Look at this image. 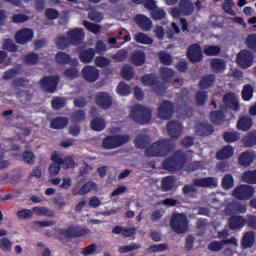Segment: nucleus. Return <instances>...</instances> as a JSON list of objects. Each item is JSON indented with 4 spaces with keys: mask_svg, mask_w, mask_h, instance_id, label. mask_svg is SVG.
<instances>
[{
    "mask_svg": "<svg viewBox=\"0 0 256 256\" xmlns=\"http://www.w3.org/2000/svg\"><path fill=\"white\" fill-rule=\"evenodd\" d=\"M218 185L219 182L215 177L195 178L193 184H186L183 186L182 193L185 197L195 198V195H197V189L195 187L215 189Z\"/></svg>",
    "mask_w": 256,
    "mask_h": 256,
    "instance_id": "f257e3e1",
    "label": "nucleus"
},
{
    "mask_svg": "<svg viewBox=\"0 0 256 256\" xmlns=\"http://www.w3.org/2000/svg\"><path fill=\"white\" fill-rule=\"evenodd\" d=\"M185 163H187V154L183 150H177L162 162V167L165 171H181L184 169Z\"/></svg>",
    "mask_w": 256,
    "mask_h": 256,
    "instance_id": "f03ea898",
    "label": "nucleus"
},
{
    "mask_svg": "<svg viewBox=\"0 0 256 256\" xmlns=\"http://www.w3.org/2000/svg\"><path fill=\"white\" fill-rule=\"evenodd\" d=\"M172 150L173 143L171 140L163 139L146 148L145 154L147 157H167Z\"/></svg>",
    "mask_w": 256,
    "mask_h": 256,
    "instance_id": "7ed1b4c3",
    "label": "nucleus"
},
{
    "mask_svg": "<svg viewBox=\"0 0 256 256\" xmlns=\"http://www.w3.org/2000/svg\"><path fill=\"white\" fill-rule=\"evenodd\" d=\"M58 233L61 235V237H64V239H79L81 237H87V235H91V230L86 226L72 224L67 228L58 229Z\"/></svg>",
    "mask_w": 256,
    "mask_h": 256,
    "instance_id": "20e7f679",
    "label": "nucleus"
},
{
    "mask_svg": "<svg viewBox=\"0 0 256 256\" xmlns=\"http://www.w3.org/2000/svg\"><path fill=\"white\" fill-rule=\"evenodd\" d=\"M130 117H132L135 123H139V125H146V123L151 121L152 112L151 109L141 104H135L131 109Z\"/></svg>",
    "mask_w": 256,
    "mask_h": 256,
    "instance_id": "39448f33",
    "label": "nucleus"
},
{
    "mask_svg": "<svg viewBox=\"0 0 256 256\" xmlns=\"http://www.w3.org/2000/svg\"><path fill=\"white\" fill-rule=\"evenodd\" d=\"M141 82L147 87H152L156 95H165L167 93V86H165V83L157 80V74L155 73L145 74L141 77Z\"/></svg>",
    "mask_w": 256,
    "mask_h": 256,
    "instance_id": "423d86ee",
    "label": "nucleus"
},
{
    "mask_svg": "<svg viewBox=\"0 0 256 256\" xmlns=\"http://www.w3.org/2000/svg\"><path fill=\"white\" fill-rule=\"evenodd\" d=\"M170 227L174 230V233L181 235L189 229V222L185 214L177 213L171 217Z\"/></svg>",
    "mask_w": 256,
    "mask_h": 256,
    "instance_id": "0eeeda50",
    "label": "nucleus"
},
{
    "mask_svg": "<svg viewBox=\"0 0 256 256\" xmlns=\"http://www.w3.org/2000/svg\"><path fill=\"white\" fill-rule=\"evenodd\" d=\"M126 143H129V135L115 134L106 136L102 141V147L104 149H117Z\"/></svg>",
    "mask_w": 256,
    "mask_h": 256,
    "instance_id": "6e6552de",
    "label": "nucleus"
},
{
    "mask_svg": "<svg viewBox=\"0 0 256 256\" xmlns=\"http://www.w3.org/2000/svg\"><path fill=\"white\" fill-rule=\"evenodd\" d=\"M255 195V188L247 184H241L233 190V197L238 201H247Z\"/></svg>",
    "mask_w": 256,
    "mask_h": 256,
    "instance_id": "1a4fd4ad",
    "label": "nucleus"
},
{
    "mask_svg": "<svg viewBox=\"0 0 256 256\" xmlns=\"http://www.w3.org/2000/svg\"><path fill=\"white\" fill-rule=\"evenodd\" d=\"M39 85L46 93H55L59 85V76H44L40 80Z\"/></svg>",
    "mask_w": 256,
    "mask_h": 256,
    "instance_id": "9d476101",
    "label": "nucleus"
},
{
    "mask_svg": "<svg viewBox=\"0 0 256 256\" xmlns=\"http://www.w3.org/2000/svg\"><path fill=\"white\" fill-rule=\"evenodd\" d=\"M253 59H255V57L253 56L251 51L244 49L238 53L236 57V63L242 69H249V67L253 65Z\"/></svg>",
    "mask_w": 256,
    "mask_h": 256,
    "instance_id": "9b49d317",
    "label": "nucleus"
},
{
    "mask_svg": "<svg viewBox=\"0 0 256 256\" xmlns=\"http://www.w3.org/2000/svg\"><path fill=\"white\" fill-rule=\"evenodd\" d=\"M186 55L190 63H201L203 61V51L201 50V45L197 43L188 47Z\"/></svg>",
    "mask_w": 256,
    "mask_h": 256,
    "instance_id": "f8f14e48",
    "label": "nucleus"
},
{
    "mask_svg": "<svg viewBox=\"0 0 256 256\" xmlns=\"http://www.w3.org/2000/svg\"><path fill=\"white\" fill-rule=\"evenodd\" d=\"M95 104L97 107H100V109L107 111V109L113 107V97L107 92H98L95 97Z\"/></svg>",
    "mask_w": 256,
    "mask_h": 256,
    "instance_id": "ddd939ff",
    "label": "nucleus"
},
{
    "mask_svg": "<svg viewBox=\"0 0 256 256\" xmlns=\"http://www.w3.org/2000/svg\"><path fill=\"white\" fill-rule=\"evenodd\" d=\"M175 113V105L171 101L164 100L158 108V116L160 119H165L166 121L173 117Z\"/></svg>",
    "mask_w": 256,
    "mask_h": 256,
    "instance_id": "4468645a",
    "label": "nucleus"
},
{
    "mask_svg": "<svg viewBox=\"0 0 256 256\" xmlns=\"http://www.w3.org/2000/svg\"><path fill=\"white\" fill-rule=\"evenodd\" d=\"M67 37L72 45H81L85 39L83 28H75L67 32Z\"/></svg>",
    "mask_w": 256,
    "mask_h": 256,
    "instance_id": "2eb2a0df",
    "label": "nucleus"
},
{
    "mask_svg": "<svg viewBox=\"0 0 256 256\" xmlns=\"http://www.w3.org/2000/svg\"><path fill=\"white\" fill-rule=\"evenodd\" d=\"M167 131L171 139H179L183 131V124L177 120L170 121L167 124Z\"/></svg>",
    "mask_w": 256,
    "mask_h": 256,
    "instance_id": "dca6fc26",
    "label": "nucleus"
},
{
    "mask_svg": "<svg viewBox=\"0 0 256 256\" xmlns=\"http://www.w3.org/2000/svg\"><path fill=\"white\" fill-rule=\"evenodd\" d=\"M82 77L88 83H95L99 79V70L95 66H84L82 69Z\"/></svg>",
    "mask_w": 256,
    "mask_h": 256,
    "instance_id": "f3484780",
    "label": "nucleus"
},
{
    "mask_svg": "<svg viewBox=\"0 0 256 256\" xmlns=\"http://www.w3.org/2000/svg\"><path fill=\"white\" fill-rule=\"evenodd\" d=\"M33 39V30L29 28H23L16 32L15 41L19 45H25Z\"/></svg>",
    "mask_w": 256,
    "mask_h": 256,
    "instance_id": "a211bd4d",
    "label": "nucleus"
},
{
    "mask_svg": "<svg viewBox=\"0 0 256 256\" xmlns=\"http://www.w3.org/2000/svg\"><path fill=\"white\" fill-rule=\"evenodd\" d=\"M225 245H237V239L235 237H232L230 239H224L221 241H213L208 245L209 251H221Z\"/></svg>",
    "mask_w": 256,
    "mask_h": 256,
    "instance_id": "6ab92c4d",
    "label": "nucleus"
},
{
    "mask_svg": "<svg viewBox=\"0 0 256 256\" xmlns=\"http://www.w3.org/2000/svg\"><path fill=\"white\" fill-rule=\"evenodd\" d=\"M229 229L231 231H239L245 226V217L239 215H233L228 220Z\"/></svg>",
    "mask_w": 256,
    "mask_h": 256,
    "instance_id": "aec40b11",
    "label": "nucleus"
},
{
    "mask_svg": "<svg viewBox=\"0 0 256 256\" xmlns=\"http://www.w3.org/2000/svg\"><path fill=\"white\" fill-rule=\"evenodd\" d=\"M255 161V152L244 151L238 156L240 167H249Z\"/></svg>",
    "mask_w": 256,
    "mask_h": 256,
    "instance_id": "412c9836",
    "label": "nucleus"
},
{
    "mask_svg": "<svg viewBox=\"0 0 256 256\" xmlns=\"http://www.w3.org/2000/svg\"><path fill=\"white\" fill-rule=\"evenodd\" d=\"M112 233L114 235H122V237H133V235H137V229L135 227L115 226L112 229Z\"/></svg>",
    "mask_w": 256,
    "mask_h": 256,
    "instance_id": "4be33fe9",
    "label": "nucleus"
},
{
    "mask_svg": "<svg viewBox=\"0 0 256 256\" xmlns=\"http://www.w3.org/2000/svg\"><path fill=\"white\" fill-rule=\"evenodd\" d=\"M135 21L142 31H149L153 27V22L145 15H136Z\"/></svg>",
    "mask_w": 256,
    "mask_h": 256,
    "instance_id": "5701e85b",
    "label": "nucleus"
},
{
    "mask_svg": "<svg viewBox=\"0 0 256 256\" xmlns=\"http://www.w3.org/2000/svg\"><path fill=\"white\" fill-rule=\"evenodd\" d=\"M196 133L201 135V137H207L208 135H212L215 131V128L211 124L199 123L195 125Z\"/></svg>",
    "mask_w": 256,
    "mask_h": 256,
    "instance_id": "b1692460",
    "label": "nucleus"
},
{
    "mask_svg": "<svg viewBox=\"0 0 256 256\" xmlns=\"http://www.w3.org/2000/svg\"><path fill=\"white\" fill-rule=\"evenodd\" d=\"M235 153V148L231 145L224 146L221 150L216 153V158L218 161H223L225 159H231Z\"/></svg>",
    "mask_w": 256,
    "mask_h": 256,
    "instance_id": "393cba45",
    "label": "nucleus"
},
{
    "mask_svg": "<svg viewBox=\"0 0 256 256\" xmlns=\"http://www.w3.org/2000/svg\"><path fill=\"white\" fill-rule=\"evenodd\" d=\"M255 245V232L248 231L246 232L241 240L242 249H251Z\"/></svg>",
    "mask_w": 256,
    "mask_h": 256,
    "instance_id": "a878e982",
    "label": "nucleus"
},
{
    "mask_svg": "<svg viewBox=\"0 0 256 256\" xmlns=\"http://www.w3.org/2000/svg\"><path fill=\"white\" fill-rule=\"evenodd\" d=\"M223 102L226 107H229V109H233V111H239V102L237 99H235V94L231 92L226 93L223 97Z\"/></svg>",
    "mask_w": 256,
    "mask_h": 256,
    "instance_id": "bb28decb",
    "label": "nucleus"
},
{
    "mask_svg": "<svg viewBox=\"0 0 256 256\" xmlns=\"http://www.w3.org/2000/svg\"><path fill=\"white\" fill-rule=\"evenodd\" d=\"M210 67L214 73H223L227 69V62L221 58H214L210 62Z\"/></svg>",
    "mask_w": 256,
    "mask_h": 256,
    "instance_id": "cd10ccee",
    "label": "nucleus"
},
{
    "mask_svg": "<svg viewBox=\"0 0 256 256\" xmlns=\"http://www.w3.org/2000/svg\"><path fill=\"white\" fill-rule=\"evenodd\" d=\"M146 59L147 57L145 56V52H143L142 50H136L131 55V62L136 67H143V65H145Z\"/></svg>",
    "mask_w": 256,
    "mask_h": 256,
    "instance_id": "c85d7f7f",
    "label": "nucleus"
},
{
    "mask_svg": "<svg viewBox=\"0 0 256 256\" xmlns=\"http://www.w3.org/2000/svg\"><path fill=\"white\" fill-rule=\"evenodd\" d=\"M179 7L182 15L185 17L193 15V11H195V7L193 6V2H191V0H180Z\"/></svg>",
    "mask_w": 256,
    "mask_h": 256,
    "instance_id": "c756f323",
    "label": "nucleus"
},
{
    "mask_svg": "<svg viewBox=\"0 0 256 256\" xmlns=\"http://www.w3.org/2000/svg\"><path fill=\"white\" fill-rule=\"evenodd\" d=\"M253 127V119L249 116H242L237 122V129L239 131H249Z\"/></svg>",
    "mask_w": 256,
    "mask_h": 256,
    "instance_id": "7c9ffc66",
    "label": "nucleus"
},
{
    "mask_svg": "<svg viewBox=\"0 0 256 256\" xmlns=\"http://www.w3.org/2000/svg\"><path fill=\"white\" fill-rule=\"evenodd\" d=\"M95 58V49L88 48L79 52V59L81 63H91Z\"/></svg>",
    "mask_w": 256,
    "mask_h": 256,
    "instance_id": "2f4dec72",
    "label": "nucleus"
},
{
    "mask_svg": "<svg viewBox=\"0 0 256 256\" xmlns=\"http://www.w3.org/2000/svg\"><path fill=\"white\" fill-rule=\"evenodd\" d=\"M215 85V75L208 74L203 76L199 81L200 89H209V87H213Z\"/></svg>",
    "mask_w": 256,
    "mask_h": 256,
    "instance_id": "473e14b6",
    "label": "nucleus"
},
{
    "mask_svg": "<svg viewBox=\"0 0 256 256\" xmlns=\"http://www.w3.org/2000/svg\"><path fill=\"white\" fill-rule=\"evenodd\" d=\"M69 125V119L67 117H56L51 120V129H65Z\"/></svg>",
    "mask_w": 256,
    "mask_h": 256,
    "instance_id": "72a5a7b5",
    "label": "nucleus"
},
{
    "mask_svg": "<svg viewBox=\"0 0 256 256\" xmlns=\"http://www.w3.org/2000/svg\"><path fill=\"white\" fill-rule=\"evenodd\" d=\"M210 120L213 125H221L225 121V112L222 110H214L210 112Z\"/></svg>",
    "mask_w": 256,
    "mask_h": 256,
    "instance_id": "f704fd0d",
    "label": "nucleus"
},
{
    "mask_svg": "<svg viewBox=\"0 0 256 256\" xmlns=\"http://www.w3.org/2000/svg\"><path fill=\"white\" fill-rule=\"evenodd\" d=\"M175 187V177L166 176L161 181V189L164 192L171 191Z\"/></svg>",
    "mask_w": 256,
    "mask_h": 256,
    "instance_id": "c9c22d12",
    "label": "nucleus"
},
{
    "mask_svg": "<svg viewBox=\"0 0 256 256\" xmlns=\"http://www.w3.org/2000/svg\"><path fill=\"white\" fill-rule=\"evenodd\" d=\"M136 43H141L142 45H153V39L143 32H139L134 37Z\"/></svg>",
    "mask_w": 256,
    "mask_h": 256,
    "instance_id": "e433bc0d",
    "label": "nucleus"
},
{
    "mask_svg": "<svg viewBox=\"0 0 256 256\" xmlns=\"http://www.w3.org/2000/svg\"><path fill=\"white\" fill-rule=\"evenodd\" d=\"M242 143L244 147H255L256 145V132H249L243 139Z\"/></svg>",
    "mask_w": 256,
    "mask_h": 256,
    "instance_id": "4c0bfd02",
    "label": "nucleus"
},
{
    "mask_svg": "<svg viewBox=\"0 0 256 256\" xmlns=\"http://www.w3.org/2000/svg\"><path fill=\"white\" fill-rule=\"evenodd\" d=\"M242 181L244 183H248L250 185H255L256 184V170H248L244 172L242 176Z\"/></svg>",
    "mask_w": 256,
    "mask_h": 256,
    "instance_id": "58836bf2",
    "label": "nucleus"
},
{
    "mask_svg": "<svg viewBox=\"0 0 256 256\" xmlns=\"http://www.w3.org/2000/svg\"><path fill=\"white\" fill-rule=\"evenodd\" d=\"M223 139L226 143H235V141H239V139H241V134H239V132L236 131H226L223 133Z\"/></svg>",
    "mask_w": 256,
    "mask_h": 256,
    "instance_id": "ea45409f",
    "label": "nucleus"
},
{
    "mask_svg": "<svg viewBox=\"0 0 256 256\" xmlns=\"http://www.w3.org/2000/svg\"><path fill=\"white\" fill-rule=\"evenodd\" d=\"M235 185V180L233 179V175L226 174L222 178V188L225 189V191H229V189H233Z\"/></svg>",
    "mask_w": 256,
    "mask_h": 256,
    "instance_id": "a19ab883",
    "label": "nucleus"
},
{
    "mask_svg": "<svg viewBox=\"0 0 256 256\" xmlns=\"http://www.w3.org/2000/svg\"><path fill=\"white\" fill-rule=\"evenodd\" d=\"M56 62L58 65H68V63H71V56L60 51L56 54Z\"/></svg>",
    "mask_w": 256,
    "mask_h": 256,
    "instance_id": "79ce46f5",
    "label": "nucleus"
},
{
    "mask_svg": "<svg viewBox=\"0 0 256 256\" xmlns=\"http://www.w3.org/2000/svg\"><path fill=\"white\" fill-rule=\"evenodd\" d=\"M134 75H135V70L133 69V67H131L129 65H125L122 68L121 76L126 81H131V79H133Z\"/></svg>",
    "mask_w": 256,
    "mask_h": 256,
    "instance_id": "37998d69",
    "label": "nucleus"
},
{
    "mask_svg": "<svg viewBox=\"0 0 256 256\" xmlns=\"http://www.w3.org/2000/svg\"><path fill=\"white\" fill-rule=\"evenodd\" d=\"M90 125L93 131H103V129H105V120L96 117L91 121Z\"/></svg>",
    "mask_w": 256,
    "mask_h": 256,
    "instance_id": "c03bdc74",
    "label": "nucleus"
},
{
    "mask_svg": "<svg viewBox=\"0 0 256 256\" xmlns=\"http://www.w3.org/2000/svg\"><path fill=\"white\" fill-rule=\"evenodd\" d=\"M3 49L9 53H17V51H19V46H17L12 39H6L3 43Z\"/></svg>",
    "mask_w": 256,
    "mask_h": 256,
    "instance_id": "a18cd8bd",
    "label": "nucleus"
},
{
    "mask_svg": "<svg viewBox=\"0 0 256 256\" xmlns=\"http://www.w3.org/2000/svg\"><path fill=\"white\" fill-rule=\"evenodd\" d=\"M161 78L164 83H169L171 79H173V76L175 75V72L171 68H162L160 70Z\"/></svg>",
    "mask_w": 256,
    "mask_h": 256,
    "instance_id": "49530a36",
    "label": "nucleus"
},
{
    "mask_svg": "<svg viewBox=\"0 0 256 256\" xmlns=\"http://www.w3.org/2000/svg\"><path fill=\"white\" fill-rule=\"evenodd\" d=\"M116 91L118 95H122V97H127V95H131V87L125 82H120L116 88Z\"/></svg>",
    "mask_w": 256,
    "mask_h": 256,
    "instance_id": "de8ad7c7",
    "label": "nucleus"
},
{
    "mask_svg": "<svg viewBox=\"0 0 256 256\" xmlns=\"http://www.w3.org/2000/svg\"><path fill=\"white\" fill-rule=\"evenodd\" d=\"M32 211L37 215H44L45 217H55V212L46 207H34Z\"/></svg>",
    "mask_w": 256,
    "mask_h": 256,
    "instance_id": "09e8293b",
    "label": "nucleus"
},
{
    "mask_svg": "<svg viewBox=\"0 0 256 256\" xmlns=\"http://www.w3.org/2000/svg\"><path fill=\"white\" fill-rule=\"evenodd\" d=\"M24 62L27 65H37L39 63V54L31 52L24 56Z\"/></svg>",
    "mask_w": 256,
    "mask_h": 256,
    "instance_id": "8fccbe9b",
    "label": "nucleus"
},
{
    "mask_svg": "<svg viewBox=\"0 0 256 256\" xmlns=\"http://www.w3.org/2000/svg\"><path fill=\"white\" fill-rule=\"evenodd\" d=\"M96 67H100V69H104V67H109L111 65V60L105 56H97L94 60Z\"/></svg>",
    "mask_w": 256,
    "mask_h": 256,
    "instance_id": "3c124183",
    "label": "nucleus"
},
{
    "mask_svg": "<svg viewBox=\"0 0 256 256\" xmlns=\"http://www.w3.org/2000/svg\"><path fill=\"white\" fill-rule=\"evenodd\" d=\"M221 53V48L219 46L211 45L206 46L204 48V54L207 55V57H215Z\"/></svg>",
    "mask_w": 256,
    "mask_h": 256,
    "instance_id": "603ef678",
    "label": "nucleus"
},
{
    "mask_svg": "<svg viewBox=\"0 0 256 256\" xmlns=\"http://www.w3.org/2000/svg\"><path fill=\"white\" fill-rule=\"evenodd\" d=\"M22 159L27 165H35V154L32 151L26 150L22 154Z\"/></svg>",
    "mask_w": 256,
    "mask_h": 256,
    "instance_id": "864d4df0",
    "label": "nucleus"
},
{
    "mask_svg": "<svg viewBox=\"0 0 256 256\" xmlns=\"http://www.w3.org/2000/svg\"><path fill=\"white\" fill-rule=\"evenodd\" d=\"M245 45L250 51L256 53V34H250L246 37Z\"/></svg>",
    "mask_w": 256,
    "mask_h": 256,
    "instance_id": "5fc2aeb1",
    "label": "nucleus"
},
{
    "mask_svg": "<svg viewBox=\"0 0 256 256\" xmlns=\"http://www.w3.org/2000/svg\"><path fill=\"white\" fill-rule=\"evenodd\" d=\"M97 189V183L95 182H86L84 185L80 188L81 195H87V193L91 191H95Z\"/></svg>",
    "mask_w": 256,
    "mask_h": 256,
    "instance_id": "6e6d98bb",
    "label": "nucleus"
},
{
    "mask_svg": "<svg viewBox=\"0 0 256 256\" xmlns=\"http://www.w3.org/2000/svg\"><path fill=\"white\" fill-rule=\"evenodd\" d=\"M158 57L162 65H171V63H173V58L166 51H160Z\"/></svg>",
    "mask_w": 256,
    "mask_h": 256,
    "instance_id": "4d7b16f0",
    "label": "nucleus"
},
{
    "mask_svg": "<svg viewBox=\"0 0 256 256\" xmlns=\"http://www.w3.org/2000/svg\"><path fill=\"white\" fill-rule=\"evenodd\" d=\"M253 98V87L251 85L246 84L242 90V99L244 101H251Z\"/></svg>",
    "mask_w": 256,
    "mask_h": 256,
    "instance_id": "13d9d810",
    "label": "nucleus"
},
{
    "mask_svg": "<svg viewBox=\"0 0 256 256\" xmlns=\"http://www.w3.org/2000/svg\"><path fill=\"white\" fill-rule=\"evenodd\" d=\"M207 99H209L207 92L198 91L196 93V103H197V105H199V107H203V105H205V103H207Z\"/></svg>",
    "mask_w": 256,
    "mask_h": 256,
    "instance_id": "bf43d9fd",
    "label": "nucleus"
},
{
    "mask_svg": "<svg viewBox=\"0 0 256 256\" xmlns=\"http://www.w3.org/2000/svg\"><path fill=\"white\" fill-rule=\"evenodd\" d=\"M56 45L59 47V49H65L66 47H69L71 44V40H69V36H59L56 39Z\"/></svg>",
    "mask_w": 256,
    "mask_h": 256,
    "instance_id": "052dcab7",
    "label": "nucleus"
},
{
    "mask_svg": "<svg viewBox=\"0 0 256 256\" xmlns=\"http://www.w3.org/2000/svg\"><path fill=\"white\" fill-rule=\"evenodd\" d=\"M64 77L73 81V79H77V77H79V70L75 67L67 68L64 70Z\"/></svg>",
    "mask_w": 256,
    "mask_h": 256,
    "instance_id": "680f3d73",
    "label": "nucleus"
},
{
    "mask_svg": "<svg viewBox=\"0 0 256 256\" xmlns=\"http://www.w3.org/2000/svg\"><path fill=\"white\" fill-rule=\"evenodd\" d=\"M141 249V244L131 243L130 245L120 246L118 251L119 253H129L130 251H137Z\"/></svg>",
    "mask_w": 256,
    "mask_h": 256,
    "instance_id": "e2e57ef3",
    "label": "nucleus"
},
{
    "mask_svg": "<svg viewBox=\"0 0 256 256\" xmlns=\"http://www.w3.org/2000/svg\"><path fill=\"white\" fill-rule=\"evenodd\" d=\"M51 105L55 111H59V109L65 107V100L61 97H54L51 101Z\"/></svg>",
    "mask_w": 256,
    "mask_h": 256,
    "instance_id": "0e129e2a",
    "label": "nucleus"
},
{
    "mask_svg": "<svg viewBox=\"0 0 256 256\" xmlns=\"http://www.w3.org/2000/svg\"><path fill=\"white\" fill-rule=\"evenodd\" d=\"M16 215H17L18 219H22V220L31 219V217H33V210H31V209L18 210L16 212Z\"/></svg>",
    "mask_w": 256,
    "mask_h": 256,
    "instance_id": "69168bd1",
    "label": "nucleus"
},
{
    "mask_svg": "<svg viewBox=\"0 0 256 256\" xmlns=\"http://www.w3.org/2000/svg\"><path fill=\"white\" fill-rule=\"evenodd\" d=\"M147 251L149 253H163V251H167V244H154L151 245Z\"/></svg>",
    "mask_w": 256,
    "mask_h": 256,
    "instance_id": "338daca9",
    "label": "nucleus"
},
{
    "mask_svg": "<svg viewBox=\"0 0 256 256\" xmlns=\"http://www.w3.org/2000/svg\"><path fill=\"white\" fill-rule=\"evenodd\" d=\"M245 225L250 227V229H256V216L253 214H247L245 218Z\"/></svg>",
    "mask_w": 256,
    "mask_h": 256,
    "instance_id": "774afa93",
    "label": "nucleus"
}]
</instances>
